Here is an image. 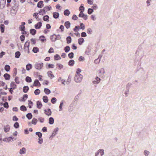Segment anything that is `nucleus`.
Segmentation results:
<instances>
[{"mask_svg":"<svg viewBox=\"0 0 156 156\" xmlns=\"http://www.w3.org/2000/svg\"><path fill=\"white\" fill-rule=\"evenodd\" d=\"M84 39L82 38H79L78 40V43L80 45L82 43L84 42Z\"/></svg>","mask_w":156,"mask_h":156,"instance_id":"29","label":"nucleus"},{"mask_svg":"<svg viewBox=\"0 0 156 156\" xmlns=\"http://www.w3.org/2000/svg\"><path fill=\"white\" fill-rule=\"evenodd\" d=\"M4 76L6 80H9L10 79V76L7 73H5L4 75Z\"/></svg>","mask_w":156,"mask_h":156,"instance_id":"28","label":"nucleus"},{"mask_svg":"<svg viewBox=\"0 0 156 156\" xmlns=\"http://www.w3.org/2000/svg\"><path fill=\"white\" fill-rule=\"evenodd\" d=\"M53 17L55 19L58 18L59 16V14L57 12H54L53 13Z\"/></svg>","mask_w":156,"mask_h":156,"instance_id":"14","label":"nucleus"},{"mask_svg":"<svg viewBox=\"0 0 156 156\" xmlns=\"http://www.w3.org/2000/svg\"><path fill=\"white\" fill-rule=\"evenodd\" d=\"M78 18V17L76 15H73L72 19L74 20H76Z\"/></svg>","mask_w":156,"mask_h":156,"instance_id":"63","label":"nucleus"},{"mask_svg":"<svg viewBox=\"0 0 156 156\" xmlns=\"http://www.w3.org/2000/svg\"><path fill=\"white\" fill-rule=\"evenodd\" d=\"M54 65L53 64H49L48 65V67L49 68H53L54 67Z\"/></svg>","mask_w":156,"mask_h":156,"instance_id":"61","label":"nucleus"},{"mask_svg":"<svg viewBox=\"0 0 156 156\" xmlns=\"http://www.w3.org/2000/svg\"><path fill=\"white\" fill-rule=\"evenodd\" d=\"M42 25L41 22H39L35 25V27L36 29H39L41 28Z\"/></svg>","mask_w":156,"mask_h":156,"instance_id":"10","label":"nucleus"},{"mask_svg":"<svg viewBox=\"0 0 156 156\" xmlns=\"http://www.w3.org/2000/svg\"><path fill=\"white\" fill-rule=\"evenodd\" d=\"M100 59L99 58H98L97 59H96L94 61L95 63L96 64L100 62Z\"/></svg>","mask_w":156,"mask_h":156,"instance_id":"62","label":"nucleus"},{"mask_svg":"<svg viewBox=\"0 0 156 156\" xmlns=\"http://www.w3.org/2000/svg\"><path fill=\"white\" fill-rule=\"evenodd\" d=\"M14 127L16 128H17L19 127V125L18 122H16L14 124Z\"/></svg>","mask_w":156,"mask_h":156,"instance_id":"56","label":"nucleus"},{"mask_svg":"<svg viewBox=\"0 0 156 156\" xmlns=\"http://www.w3.org/2000/svg\"><path fill=\"white\" fill-rule=\"evenodd\" d=\"M37 120L36 119L34 118L32 121V123L34 125H36L37 122Z\"/></svg>","mask_w":156,"mask_h":156,"instance_id":"30","label":"nucleus"},{"mask_svg":"<svg viewBox=\"0 0 156 156\" xmlns=\"http://www.w3.org/2000/svg\"><path fill=\"white\" fill-rule=\"evenodd\" d=\"M37 107L39 108H41L42 106V105L41 102L39 101H37Z\"/></svg>","mask_w":156,"mask_h":156,"instance_id":"22","label":"nucleus"},{"mask_svg":"<svg viewBox=\"0 0 156 156\" xmlns=\"http://www.w3.org/2000/svg\"><path fill=\"white\" fill-rule=\"evenodd\" d=\"M44 91V93L47 94H49L51 93V91L48 88H45Z\"/></svg>","mask_w":156,"mask_h":156,"instance_id":"26","label":"nucleus"},{"mask_svg":"<svg viewBox=\"0 0 156 156\" xmlns=\"http://www.w3.org/2000/svg\"><path fill=\"white\" fill-rule=\"evenodd\" d=\"M20 109L21 111H25L27 110L26 107L23 105H22L21 106Z\"/></svg>","mask_w":156,"mask_h":156,"instance_id":"41","label":"nucleus"},{"mask_svg":"<svg viewBox=\"0 0 156 156\" xmlns=\"http://www.w3.org/2000/svg\"><path fill=\"white\" fill-rule=\"evenodd\" d=\"M26 149L24 147H23L22 149H20V154H23L25 153Z\"/></svg>","mask_w":156,"mask_h":156,"instance_id":"19","label":"nucleus"},{"mask_svg":"<svg viewBox=\"0 0 156 156\" xmlns=\"http://www.w3.org/2000/svg\"><path fill=\"white\" fill-rule=\"evenodd\" d=\"M44 6L43 4V2L42 1H40L37 4V6L39 8H41Z\"/></svg>","mask_w":156,"mask_h":156,"instance_id":"13","label":"nucleus"},{"mask_svg":"<svg viewBox=\"0 0 156 156\" xmlns=\"http://www.w3.org/2000/svg\"><path fill=\"white\" fill-rule=\"evenodd\" d=\"M56 99L55 98H53L51 100V102L52 103L54 104L55 103L56 101Z\"/></svg>","mask_w":156,"mask_h":156,"instance_id":"57","label":"nucleus"},{"mask_svg":"<svg viewBox=\"0 0 156 156\" xmlns=\"http://www.w3.org/2000/svg\"><path fill=\"white\" fill-rule=\"evenodd\" d=\"M0 29L2 33H3L4 31L5 26L3 24L0 25Z\"/></svg>","mask_w":156,"mask_h":156,"instance_id":"23","label":"nucleus"},{"mask_svg":"<svg viewBox=\"0 0 156 156\" xmlns=\"http://www.w3.org/2000/svg\"><path fill=\"white\" fill-rule=\"evenodd\" d=\"M83 76L82 75H76L74 77L75 81L77 83L80 82L82 79Z\"/></svg>","mask_w":156,"mask_h":156,"instance_id":"1","label":"nucleus"},{"mask_svg":"<svg viewBox=\"0 0 156 156\" xmlns=\"http://www.w3.org/2000/svg\"><path fill=\"white\" fill-rule=\"evenodd\" d=\"M25 24V23L24 22H22L21 23V25L20 27V29L22 31H24L25 30V27L24 25Z\"/></svg>","mask_w":156,"mask_h":156,"instance_id":"9","label":"nucleus"},{"mask_svg":"<svg viewBox=\"0 0 156 156\" xmlns=\"http://www.w3.org/2000/svg\"><path fill=\"white\" fill-rule=\"evenodd\" d=\"M84 60L85 58L84 57L82 56L80 57L79 58V60L80 61H84Z\"/></svg>","mask_w":156,"mask_h":156,"instance_id":"54","label":"nucleus"},{"mask_svg":"<svg viewBox=\"0 0 156 156\" xmlns=\"http://www.w3.org/2000/svg\"><path fill=\"white\" fill-rule=\"evenodd\" d=\"M58 37L55 34H53L50 36V39L52 41L55 42L57 39Z\"/></svg>","mask_w":156,"mask_h":156,"instance_id":"4","label":"nucleus"},{"mask_svg":"<svg viewBox=\"0 0 156 156\" xmlns=\"http://www.w3.org/2000/svg\"><path fill=\"white\" fill-rule=\"evenodd\" d=\"M79 16L80 17H83L84 19H87V16L86 15H84L83 13V12H80V13L79 14Z\"/></svg>","mask_w":156,"mask_h":156,"instance_id":"11","label":"nucleus"},{"mask_svg":"<svg viewBox=\"0 0 156 156\" xmlns=\"http://www.w3.org/2000/svg\"><path fill=\"white\" fill-rule=\"evenodd\" d=\"M96 81L94 80L93 81V83L94 84H97L100 81L101 79L100 78H98V77H97L96 78Z\"/></svg>","mask_w":156,"mask_h":156,"instance_id":"17","label":"nucleus"},{"mask_svg":"<svg viewBox=\"0 0 156 156\" xmlns=\"http://www.w3.org/2000/svg\"><path fill=\"white\" fill-rule=\"evenodd\" d=\"M84 8L83 6L82 5H81L79 8V10L80 12H81V11L83 12V11H84Z\"/></svg>","mask_w":156,"mask_h":156,"instance_id":"49","label":"nucleus"},{"mask_svg":"<svg viewBox=\"0 0 156 156\" xmlns=\"http://www.w3.org/2000/svg\"><path fill=\"white\" fill-rule=\"evenodd\" d=\"M47 74L48 76L51 79H52L55 77L52 74V72L51 71H48L47 72Z\"/></svg>","mask_w":156,"mask_h":156,"instance_id":"7","label":"nucleus"},{"mask_svg":"<svg viewBox=\"0 0 156 156\" xmlns=\"http://www.w3.org/2000/svg\"><path fill=\"white\" fill-rule=\"evenodd\" d=\"M99 153L100 154L101 156L103 155L104 154V150L103 149H100L98 150L97 152L96 153L95 156H97V155H98Z\"/></svg>","mask_w":156,"mask_h":156,"instance_id":"5","label":"nucleus"},{"mask_svg":"<svg viewBox=\"0 0 156 156\" xmlns=\"http://www.w3.org/2000/svg\"><path fill=\"white\" fill-rule=\"evenodd\" d=\"M54 52V49L52 48H51L48 51V52L49 53H52Z\"/></svg>","mask_w":156,"mask_h":156,"instance_id":"59","label":"nucleus"},{"mask_svg":"<svg viewBox=\"0 0 156 156\" xmlns=\"http://www.w3.org/2000/svg\"><path fill=\"white\" fill-rule=\"evenodd\" d=\"M40 39L42 42H44L46 41V39L45 38V37L44 36H41L39 37Z\"/></svg>","mask_w":156,"mask_h":156,"instance_id":"32","label":"nucleus"},{"mask_svg":"<svg viewBox=\"0 0 156 156\" xmlns=\"http://www.w3.org/2000/svg\"><path fill=\"white\" fill-rule=\"evenodd\" d=\"M65 26L68 29L70 27V23L69 21L66 22L65 23Z\"/></svg>","mask_w":156,"mask_h":156,"instance_id":"20","label":"nucleus"},{"mask_svg":"<svg viewBox=\"0 0 156 156\" xmlns=\"http://www.w3.org/2000/svg\"><path fill=\"white\" fill-rule=\"evenodd\" d=\"M63 105V102H61L60 104V106H59V108H60L59 111H61L62 110V106Z\"/></svg>","mask_w":156,"mask_h":156,"instance_id":"58","label":"nucleus"},{"mask_svg":"<svg viewBox=\"0 0 156 156\" xmlns=\"http://www.w3.org/2000/svg\"><path fill=\"white\" fill-rule=\"evenodd\" d=\"M27 97H28L27 95L26 94H25L23 96L22 101H25L27 99Z\"/></svg>","mask_w":156,"mask_h":156,"instance_id":"52","label":"nucleus"},{"mask_svg":"<svg viewBox=\"0 0 156 156\" xmlns=\"http://www.w3.org/2000/svg\"><path fill=\"white\" fill-rule=\"evenodd\" d=\"M49 123L51 124H52L54 123V120L52 117H50L49 119Z\"/></svg>","mask_w":156,"mask_h":156,"instance_id":"37","label":"nucleus"},{"mask_svg":"<svg viewBox=\"0 0 156 156\" xmlns=\"http://www.w3.org/2000/svg\"><path fill=\"white\" fill-rule=\"evenodd\" d=\"M29 89V87L27 86H25L23 88V91L25 93H26L28 91Z\"/></svg>","mask_w":156,"mask_h":156,"instance_id":"33","label":"nucleus"},{"mask_svg":"<svg viewBox=\"0 0 156 156\" xmlns=\"http://www.w3.org/2000/svg\"><path fill=\"white\" fill-rule=\"evenodd\" d=\"M30 41L33 44H35L36 43V41L35 39L32 38L30 40Z\"/></svg>","mask_w":156,"mask_h":156,"instance_id":"60","label":"nucleus"},{"mask_svg":"<svg viewBox=\"0 0 156 156\" xmlns=\"http://www.w3.org/2000/svg\"><path fill=\"white\" fill-rule=\"evenodd\" d=\"M68 56L70 58H73V52L70 53L68 54Z\"/></svg>","mask_w":156,"mask_h":156,"instance_id":"48","label":"nucleus"},{"mask_svg":"<svg viewBox=\"0 0 156 156\" xmlns=\"http://www.w3.org/2000/svg\"><path fill=\"white\" fill-rule=\"evenodd\" d=\"M30 32L32 35H34L36 33V30L34 29H31Z\"/></svg>","mask_w":156,"mask_h":156,"instance_id":"36","label":"nucleus"},{"mask_svg":"<svg viewBox=\"0 0 156 156\" xmlns=\"http://www.w3.org/2000/svg\"><path fill=\"white\" fill-rule=\"evenodd\" d=\"M32 115L31 113H28L27 115V117L28 119H30L32 118Z\"/></svg>","mask_w":156,"mask_h":156,"instance_id":"45","label":"nucleus"},{"mask_svg":"<svg viewBox=\"0 0 156 156\" xmlns=\"http://www.w3.org/2000/svg\"><path fill=\"white\" fill-rule=\"evenodd\" d=\"M70 13V12L68 9H66L64 11V14L65 16H68Z\"/></svg>","mask_w":156,"mask_h":156,"instance_id":"35","label":"nucleus"},{"mask_svg":"<svg viewBox=\"0 0 156 156\" xmlns=\"http://www.w3.org/2000/svg\"><path fill=\"white\" fill-rule=\"evenodd\" d=\"M35 67L37 69H41L43 66V64L42 63H36L35 65Z\"/></svg>","mask_w":156,"mask_h":156,"instance_id":"2","label":"nucleus"},{"mask_svg":"<svg viewBox=\"0 0 156 156\" xmlns=\"http://www.w3.org/2000/svg\"><path fill=\"white\" fill-rule=\"evenodd\" d=\"M32 67V65L30 64H28L26 65V68L27 70H29Z\"/></svg>","mask_w":156,"mask_h":156,"instance_id":"18","label":"nucleus"},{"mask_svg":"<svg viewBox=\"0 0 156 156\" xmlns=\"http://www.w3.org/2000/svg\"><path fill=\"white\" fill-rule=\"evenodd\" d=\"M11 89H15L16 88V85L14 82H12L10 84Z\"/></svg>","mask_w":156,"mask_h":156,"instance_id":"21","label":"nucleus"},{"mask_svg":"<svg viewBox=\"0 0 156 156\" xmlns=\"http://www.w3.org/2000/svg\"><path fill=\"white\" fill-rule=\"evenodd\" d=\"M43 101L45 103H47L48 101V98L46 96H44L43 98Z\"/></svg>","mask_w":156,"mask_h":156,"instance_id":"40","label":"nucleus"},{"mask_svg":"<svg viewBox=\"0 0 156 156\" xmlns=\"http://www.w3.org/2000/svg\"><path fill=\"white\" fill-rule=\"evenodd\" d=\"M40 90L38 89H37L36 90L34 91V94L36 95L39 94L40 93Z\"/></svg>","mask_w":156,"mask_h":156,"instance_id":"47","label":"nucleus"},{"mask_svg":"<svg viewBox=\"0 0 156 156\" xmlns=\"http://www.w3.org/2000/svg\"><path fill=\"white\" fill-rule=\"evenodd\" d=\"M10 129V128L9 125H7L5 126L4 130L5 132H9Z\"/></svg>","mask_w":156,"mask_h":156,"instance_id":"15","label":"nucleus"},{"mask_svg":"<svg viewBox=\"0 0 156 156\" xmlns=\"http://www.w3.org/2000/svg\"><path fill=\"white\" fill-rule=\"evenodd\" d=\"M74 61L73 60H70L69 62V65L70 66H73L74 64Z\"/></svg>","mask_w":156,"mask_h":156,"instance_id":"27","label":"nucleus"},{"mask_svg":"<svg viewBox=\"0 0 156 156\" xmlns=\"http://www.w3.org/2000/svg\"><path fill=\"white\" fill-rule=\"evenodd\" d=\"M70 49V48L69 46H66L65 48V51L66 52H68Z\"/></svg>","mask_w":156,"mask_h":156,"instance_id":"51","label":"nucleus"},{"mask_svg":"<svg viewBox=\"0 0 156 156\" xmlns=\"http://www.w3.org/2000/svg\"><path fill=\"white\" fill-rule=\"evenodd\" d=\"M58 81L61 82V83L63 84L64 85H65V81L63 79H62L61 77H59L58 79Z\"/></svg>","mask_w":156,"mask_h":156,"instance_id":"16","label":"nucleus"},{"mask_svg":"<svg viewBox=\"0 0 156 156\" xmlns=\"http://www.w3.org/2000/svg\"><path fill=\"white\" fill-rule=\"evenodd\" d=\"M4 107L6 108H9V105L8 103L7 102H5L3 105Z\"/></svg>","mask_w":156,"mask_h":156,"instance_id":"53","label":"nucleus"},{"mask_svg":"<svg viewBox=\"0 0 156 156\" xmlns=\"http://www.w3.org/2000/svg\"><path fill=\"white\" fill-rule=\"evenodd\" d=\"M25 38V37L23 35H22L20 37V39L22 41H23Z\"/></svg>","mask_w":156,"mask_h":156,"instance_id":"64","label":"nucleus"},{"mask_svg":"<svg viewBox=\"0 0 156 156\" xmlns=\"http://www.w3.org/2000/svg\"><path fill=\"white\" fill-rule=\"evenodd\" d=\"M57 65L58 67V69H62L63 67V65L61 64H57Z\"/></svg>","mask_w":156,"mask_h":156,"instance_id":"46","label":"nucleus"},{"mask_svg":"<svg viewBox=\"0 0 156 156\" xmlns=\"http://www.w3.org/2000/svg\"><path fill=\"white\" fill-rule=\"evenodd\" d=\"M33 51L34 53H36L39 51V48L37 47H34L32 50Z\"/></svg>","mask_w":156,"mask_h":156,"instance_id":"24","label":"nucleus"},{"mask_svg":"<svg viewBox=\"0 0 156 156\" xmlns=\"http://www.w3.org/2000/svg\"><path fill=\"white\" fill-rule=\"evenodd\" d=\"M10 69V66L8 65H6L5 67V69L7 72L9 71Z\"/></svg>","mask_w":156,"mask_h":156,"instance_id":"31","label":"nucleus"},{"mask_svg":"<svg viewBox=\"0 0 156 156\" xmlns=\"http://www.w3.org/2000/svg\"><path fill=\"white\" fill-rule=\"evenodd\" d=\"M105 73L104 70L103 69H101L99 70L98 76L100 77H103L104 74Z\"/></svg>","mask_w":156,"mask_h":156,"instance_id":"3","label":"nucleus"},{"mask_svg":"<svg viewBox=\"0 0 156 156\" xmlns=\"http://www.w3.org/2000/svg\"><path fill=\"white\" fill-rule=\"evenodd\" d=\"M49 17L48 16L46 15L44 16L43 17V20L45 21H47L48 20Z\"/></svg>","mask_w":156,"mask_h":156,"instance_id":"44","label":"nucleus"},{"mask_svg":"<svg viewBox=\"0 0 156 156\" xmlns=\"http://www.w3.org/2000/svg\"><path fill=\"white\" fill-rule=\"evenodd\" d=\"M30 46V41H27L25 43L24 45V48L26 49V48H28V50H29V47Z\"/></svg>","mask_w":156,"mask_h":156,"instance_id":"8","label":"nucleus"},{"mask_svg":"<svg viewBox=\"0 0 156 156\" xmlns=\"http://www.w3.org/2000/svg\"><path fill=\"white\" fill-rule=\"evenodd\" d=\"M12 139L11 137L5 138L3 139L4 141L7 142L11 141H12Z\"/></svg>","mask_w":156,"mask_h":156,"instance_id":"25","label":"nucleus"},{"mask_svg":"<svg viewBox=\"0 0 156 156\" xmlns=\"http://www.w3.org/2000/svg\"><path fill=\"white\" fill-rule=\"evenodd\" d=\"M45 113L48 116H50L51 115V112L50 109H48L44 110Z\"/></svg>","mask_w":156,"mask_h":156,"instance_id":"6","label":"nucleus"},{"mask_svg":"<svg viewBox=\"0 0 156 156\" xmlns=\"http://www.w3.org/2000/svg\"><path fill=\"white\" fill-rule=\"evenodd\" d=\"M36 134L38 136V137H39V138H41L42 136V134L40 132H36Z\"/></svg>","mask_w":156,"mask_h":156,"instance_id":"50","label":"nucleus"},{"mask_svg":"<svg viewBox=\"0 0 156 156\" xmlns=\"http://www.w3.org/2000/svg\"><path fill=\"white\" fill-rule=\"evenodd\" d=\"M81 72V70L80 69V68L77 69H76V75H81V74H80V73Z\"/></svg>","mask_w":156,"mask_h":156,"instance_id":"38","label":"nucleus"},{"mask_svg":"<svg viewBox=\"0 0 156 156\" xmlns=\"http://www.w3.org/2000/svg\"><path fill=\"white\" fill-rule=\"evenodd\" d=\"M28 102L29 107L30 108H31V107L33 103L31 101H29Z\"/></svg>","mask_w":156,"mask_h":156,"instance_id":"55","label":"nucleus"},{"mask_svg":"<svg viewBox=\"0 0 156 156\" xmlns=\"http://www.w3.org/2000/svg\"><path fill=\"white\" fill-rule=\"evenodd\" d=\"M55 59V60H58L60 59L61 58L60 56L58 55L57 54L54 56Z\"/></svg>","mask_w":156,"mask_h":156,"instance_id":"43","label":"nucleus"},{"mask_svg":"<svg viewBox=\"0 0 156 156\" xmlns=\"http://www.w3.org/2000/svg\"><path fill=\"white\" fill-rule=\"evenodd\" d=\"M25 80L27 82H30L32 81L31 78L29 76H27Z\"/></svg>","mask_w":156,"mask_h":156,"instance_id":"34","label":"nucleus"},{"mask_svg":"<svg viewBox=\"0 0 156 156\" xmlns=\"http://www.w3.org/2000/svg\"><path fill=\"white\" fill-rule=\"evenodd\" d=\"M40 85L41 84L39 81L37 80H36L34 82L33 86H40Z\"/></svg>","mask_w":156,"mask_h":156,"instance_id":"12","label":"nucleus"},{"mask_svg":"<svg viewBox=\"0 0 156 156\" xmlns=\"http://www.w3.org/2000/svg\"><path fill=\"white\" fill-rule=\"evenodd\" d=\"M66 40L67 41V43L68 44H69L71 42V38L70 37H68L66 38Z\"/></svg>","mask_w":156,"mask_h":156,"instance_id":"42","label":"nucleus"},{"mask_svg":"<svg viewBox=\"0 0 156 156\" xmlns=\"http://www.w3.org/2000/svg\"><path fill=\"white\" fill-rule=\"evenodd\" d=\"M15 57L17 58H19L20 55V54L19 51L16 52L15 53Z\"/></svg>","mask_w":156,"mask_h":156,"instance_id":"39","label":"nucleus"}]
</instances>
